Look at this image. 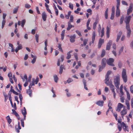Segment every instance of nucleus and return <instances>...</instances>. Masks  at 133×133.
I'll return each mask as SVG.
<instances>
[{
	"label": "nucleus",
	"instance_id": "obj_1",
	"mask_svg": "<svg viewBox=\"0 0 133 133\" xmlns=\"http://www.w3.org/2000/svg\"><path fill=\"white\" fill-rule=\"evenodd\" d=\"M117 125L118 126V130L119 131H121L122 129V127H123V129L124 131L125 132L127 131L128 132L129 131V129L128 128V127L127 126L126 124L124 122H122V124H117Z\"/></svg>",
	"mask_w": 133,
	"mask_h": 133
},
{
	"label": "nucleus",
	"instance_id": "obj_56",
	"mask_svg": "<svg viewBox=\"0 0 133 133\" xmlns=\"http://www.w3.org/2000/svg\"><path fill=\"white\" fill-rule=\"evenodd\" d=\"M110 110V111L112 112V113H113V111L112 109H109V108H108L107 112H106V115H108V113L109 111Z\"/></svg>",
	"mask_w": 133,
	"mask_h": 133
},
{
	"label": "nucleus",
	"instance_id": "obj_14",
	"mask_svg": "<svg viewBox=\"0 0 133 133\" xmlns=\"http://www.w3.org/2000/svg\"><path fill=\"white\" fill-rule=\"evenodd\" d=\"M112 44V41L111 40L109 41L107 45L106 48L107 50H109L110 49Z\"/></svg>",
	"mask_w": 133,
	"mask_h": 133
},
{
	"label": "nucleus",
	"instance_id": "obj_30",
	"mask_svg": "<svg viewBox=\"0 0 133 133\" xmlns=\"http://www.w3.org/2000/svg\"><path fill=\"white\" fill-rule=\"evenodd\" d=\"M90 19H88L87 21V29L88 30H90L91 28L90 27H89V25L90 22Z\"/></svg>",
	"mask_w": 133,
	"mask_h": 133
},
{
	"label": "nucleus",
	"instance_id": "obj_31",
	"mask_svg": "<svg viewBox=\"0 0 133 133\" xmlns=\"http://www.w3.org/2000/svg\"><path fill=\"white\" fill-rule=\"evenodd\" d=\"M72 52V50H70L69 52L67 53V56L66 57V59H69L71 57V55L70 54V53Z\"/></svg>",
	"mask_w": 133,
	"mask_h": 133
},
{
	"label": "nucleus",
	"instance_id": "obj_61",
	"mask_svg": "<svg viewBox=\"0 0 133 133\" xmlns=\"http://www.w3.org/2000/svg\"><path fill=\"white\" fill-rule=\"evenodd\" d=\"M73 80L72 79L70 78H69L67 81V82L69 83L72 81Z\"/></svg>",
	"mask_w": 133,
	"mask_h": 133
},
{
	"label": "nucleus",
	"instance_id": "obj_27",
	"mask_svg": "<svg viewBox=\"0 0 133 133\" xmlns=\"http://www.w3.org/2000/svg\"><path fill=\"white\" fill-rule=\"evenodd\" d=\"M98 22V21L97 19H96L95 22L94 23L93 26V29L94 30H95L96 28V25Z\"/></svg>",
	"mask_w": 133,
	"mask_h": 133
},
{
	"label": "nucleus",
	"instance_id": "obj_26",
	"mask_svg": "<svg viewBox=\"0 0 133 133\" xmlns=\"http://www.w3.org/2000/svg\"><path fill=\"white\" fill-rule=\"evenodd\" d=\"M96 36V34L95 32H93L92 36V43H94L95 39Z\"/></svg>",
	"mask_w": 133,
	"mask_h": 133
},
{
	"label": "nucleus",
	"instance_id": "obj_35",
	"mask_svg": "<svg viewBox=\"0 0 133 133\" xmlns=\"http://www.w3.org/2000/svg\"><path fill=\"white\" fill-rule=\"evenodd\" d=\"M105 54V50L103 49L102 50L101 52V53L100 55V56L101 57H103Z\"/></svg>",
	"mask_w": 133,
	"mask_h": 133
},
{
	"label": "nucleus",
	"instance_id": "obj_23",
	"mask_svg": "<svg viewBox=\"0 0 133 133\" xmlns=\"http://www.w3.org/2000/svg\"><path fill=\"white\" fill-rule=\"evenodd\" d=\"M26 93L27 94L29 95L30 97L32 96V91L31 89H28L26 90Z\"/></svg>",
	"mask_w": 133,
	"mask_h": 133
},
{
	"label": "nucleus",
	"instance_id": "obj_16",
	"mask_svg": "<svg viewBox=\"0 0 133 133\" xmlns=\"http://www.w3.org/2000/svg\"><path fill=\"white\" fill-rule=\"evenodd\" d=\"M76 35L75 34L73 36H71L70 37V41L71 43H74L75 41Z\"/></svg>",
	"mask_w": 133,
	"mask_h": 133
},
{
	"label": "nucleus",
	"instance_id": "obj_48",
	"mask_svg": "<svg viewBox=\"0 0 133 133\" xmlns=\"http://www.w3.org/2000/svg\"><path fill=\"white\" fill-rule=\"evenodd\" d=\"M122 65V62L120 61H119L118 62V66L119 68H121Z\"/></svg>",
	"mask_w": 133,
	"mask_h": 133
},
{
	"label": "nucleus",
	"instance_id": "obj_10",
	"mask_svg": "<svg viewBox=\"0 0 133 133\" xmlns=\"http://www.w3.org/2000/svg\"><path fill=\"white\" fill-rule=\"evenodd\" d=\"M21 112L24 116V120L26 119V115L27 114L26 109L25 107L23 108V109L21 110Z\"/></svg>",
	"mask_w": 133,
	"mask_h": 133
},
{
	"label": "nucleus",
	"instance_id": "obj_8",
	"mask_svg": "<svg viewBox=\"0 0 133 133\" xmlns=\"http://www.w3.org/2000/svg\"><path fill=\"white\" fill-rule=\"evenodd\" d=\"M133 7V4L132 3H131L129 9H128L127 14L129 15L130 13L131 12L132 10V8Z\"/></svg>",
	"mask_w": 133,
	"mask_h": 133
},
{
	"label": "nucleus",
	"instance_id": "obj_11",
	"mask_svg": "<svg viewBox=\"0 0 133 133\" xmlns=\"http://www.w3.org/2000/svg\"><path fill=\"white\" fill-rule=\"evenodd\" d=\"M21 128L20 125V123L19 122L18 123V125H16L15 126V129L16 132L17 133H19L20 132L19 130L21 129Z\"/></svg>",
	"mask_w": 133,
	"mask_h": 133
},
{
	"label": "nucleus",
	"instance_id": "obj_43",
	"mask_svg": "<svg viewBox=\"0 0 133 133\" xmlns=\"http://www.w3.org/2000/svg\"><path fill=\"white\" fill-rule=\"evenodd\" d=\"M39 35L38 34H36L35 36V38L36 41L37 43L38 42V38Z\"/></svg>",
	"mask_w": 133,
	"mask_h": 133
},
{
	"label": "nucleus",
	"instance_id": "obj_9",
	"mask_svg": "<svg viewBox=\"0 0 133 133\" xmlns=\"http://www.w3.org/2000/svg\"><path fill=\"white\" fill-rule=\"evenodd\" d=\"M26 23V20L25 19L23 20L21 22L18 21V25H21L22 28H23L24 25Z\"/></svg>",
	"mask_w": 133,
	"mask_h": 133
},
{
	"label": "nucleus",
	"instance_id": "obj_25",
	"mask_svg": "<svg viewBox=\"0 0 133 133\" xmlns=\"http://www.w3.org/2000/svg\"><path fill=\"white\" fill-rule=\"evenodd\" d=\"M31 56L32 58H33V59L31 61V63L32 64H34L36 61V56H34L32 54L31 55Z\"/></svg>",
	"mask_w": 133,
	"mask_h": 133
},
{
	"label": "nucleus",
	"instance_id": "obj_49",
	"mask_svg": "<svg viewBox=\"0 0 133 133\" xmlns=\"http://www.w3.org/2000/svg\"><path fill=\"white\" fill-rule=\"evenodd\" d=\"M123 95H120V100L121 101L122 103H123L124 102V97L122 96Z\"/></svg>",
	"mask_w": 133,
	"mask_h": 133
},
{
	"label": "nucleus",
	"instance_id": "obj_33",
	"mask_svg": "<svg viewBox=\"0 0 133 133\" xmlns=\"http://www.w3.org/2000/svg\"><path fill=\"white\" fill-rule=\"evenodd\" d=\"M125 104L127 105V109L128 110L130 109V106L129 102L127 100H126L125 101Z\"/></svg>",
	"mask_w": 133,
	"mask_h": 133
},
{
	"label": "nucleus",
	"instance_id": "obj_36",
	"mask_svg": "<svg viewBox=\"0 0 133 133\" xmlns=\"http://www.w3.org/2000/svg\"><path fill=\"white\" fill-rule=\"evenodd\" d=\"M9 46H10L11 48V52H13L15 51V49L14 48V46L11 43H9Z\"/></svg>",
	"mask_w": 133,
	"mask_h": 133
},
{
	"label": "nucleus",
	"instance_id": "obj_42",
	"mask_svg": "<svg viewBox=\"0 0 133 133\" xmlns=\"http://www.w3.org/2000/svg\"><path fill=\"white\" fill-rule=\"evenodd\" d=\"M112 105V104L110 101H109L108 102V106L109 109H112V108L111 107Z\"/></svg>",
	"mask_w": 133,
	"mask_h": 133
},
{
	"label": "nucleus",
	"instance_id": "obj_34",
	"mask_svg": "<svg viewBox=\"0 0 133 133\" xmlns=\"http://www.w3.org/2000/svg\"><path fill=\"white\" fill-rule=\"evenodd\" d=\"M108 8H107L105 12V17L106 19H107L108 18Z\"/></svg>",
	"mask_w": 133,
	"mask_h": 133
},
{
	"label": "nucleus",
	"instance_id": "obj_29",
	"mask_svg": "<svg viewBox=\"0 0 133 133\" xmlns=\"http://www.w3.org/2000/svg\"><path fill=\"white\" fill-rule=\"evenodd\" d=\"M6 119L9 124H10L12 122V120L10 119L9 116L8 115L6 116Z\"/></svg>",
	"mask_w": 133,
	"mask_h": 133
},
{
	"label": "nucleus",
	"instance_id": "obj_6",
	"mask_svg": "<svg viewBox=\"0 0 133 133\" xmlns=\"http://www.w3.org/2000/svg\"><path fill=\"white\" fill-rule=\"evenodd\" d=\"M124 107L123 104L121 103H119L116 110V111L119 112L120 111L121 109Z\"/></svg>",
	"mask_w": 133,
	"mask_h": 133
},
{
	"label": "nucleus",
	"instance_id": "obj_40",
	"mask_svg": "<svg viewBox=\"0 0 133 133\" xmlns=\"http://www.w3.org/2000/svg\"><path fill=\"white\" fill-rule=\"evenodd\" d=\"M117 2L116 9H119V7L120 4V0H116Z\"/></svg>",
	"mask_w": 133,
	"mask_h": 133
},
{
	"label": "nucleus",
	"instance_id": "obj_39",
	"mask_svg": "<svg viewBox=\"0 0 133 133\" xmlns=\"http://www.w3.org/2000/svg\"><path fill=\"white\" fill-rule=\"evenodd\" d=\"M123 85H121L120 88V91L121 94V95H123L124 94V93L123 91Z\"/></svg>",
	"mask_w": 133,
	"mask_h": 133
},
{
	"label": "nucleus",
	"instance_id": "obj_64",
	"mask_svg": "<svg viewBox=\"0 0 133 133\" xmlns=\"http://www.w3.org/2000/svg\"><path fill=\"white\" fill-rule=\"evenodd\" d=\"M122 3L123 4L125 5H128L127 3L125 1H122Z\"/></svg>",
	"mask_w": 133,
	"mask_h": 133
},
{
	"label": "nucleus",
	"instance_id": "obj_20",
	"mask_svg": "<svg viewBox=\"0 0 133 133\" xmlns=\"http://www.w3.org/2000/svg\"><path fill=\"white\" fill-rule=\"evenodd\" d=\"M106 59L105 58H103L102 59V62L101 65L103 67H105L106 64Z\"/></svg>",
	"mask_w": 133,
	"mask_h": 133
},
{
	"label": "nucleus",
	"instance_id": "obj_32",
	"mask_svg": "<svg viewBox=\"0 0 133 133\" xmlns=\"http://www.w3.org/2000/svg\"><path fill=\"white\" fill-rule=\"evenodd\" d=\"M17 44L18 45V47L17 48L18 49V50L21 49L23 48L22 45L21 44H19V41L17 42Z\"/></svg>",
	"mask_w": 133,
	"mask_h": 133
},
{
	"label": "nucleus",
	"instance_id": "obj_50",
	"mask_svg": "<svg viewBox=\"0 0 133 133\" xmlns=\"http://www.w3.org/2000/svg\"><path fill=\"white\" fill-rule=\"evenodd\" d=\"M127 98L128 100H130V94L128 92V91H127Z\"/></svg>",
	"mask_w": 133,
	"mask_h": 133
},
{
	"label": "nucleus",
	"instance_id": "obj_41",
	"mask_svg": "<svg viewBox=\"0 0 133 133\" xmlns=\"http://www.w3.org/2000/svg\"><path fill=\"white\" fill-rule=\"evenodd\" d=\"M61 45H62L61 44H58V48L59 50L61 51L62 52H63V51L62 49Z\"/></svg>",
	"mask_w": 133,
	"mask_h": 133
},
{
	"label": "nucleus",
	"instance_id": "obj_17",
	"mask_svg": "<svg viewBox=\"0 0 133 133\" xmlns=\"http://www.w3.org/2000/svg\"><path fill=\"white\" fill-rule=\"evenodd\" d=\"M109 76H105V83L107 85H109L110 82H109Z\"/></svg>",
	"mask_w": 133,
	"mask_h": 133
},
{
	"label": "nucleus",
	"instance_id": "obj_58",
	"mask_svg": "<svg viewBox=\"0 0 133 133\" xmlns=\"http://www.w3.org/2000/svg\"><path fill=\"white\" fill-rule=\"evenodd\" d=\"M19 98L20 99V102L21 103H22V95L21 94H19Z\"/></svg>",
	"mask_w": 133,
	"mask_h": 133
},
{
	"label": "nucleus",
	"instance_id": "obj_51",
	"mask_svg": "<svg viewBox=\"0 0 133 133\" xmlns=\"http://www.w3.org/2000/svg\"><path fill=\"white\" fill-rule=\"evenodd\" d=\"M83 44L84 45V46H85L87 44V43L88 41V40L87 39H85L83 40Z\"/></svg>",
	"mask_w": 133,
	"mask_h": 133
},
{
	"label": "nucleus",
	"instance_id": "obj_7",
	"mask_svg": "<svg viewBox=\"0 0 133 133\" xmlns=\"http://www.w3.org/2000/svg\"><path fill=\"white\" fill-rule=\"evenodd\" d=\"M127 112V110L125 108V107H124V108L123 109V110L121 112L120 114L122 117V118H123L124 116L126 115Z\"/></svg>",
	"mask_w": 133,
	"mask_h": 133
},
{
	"label": "nucleus",
	"instance_id": "obj_60",
	"mask_svg": "<svg viewBox=\"0 0 133 133\" xmlns=\"http://www.w3.org/2000/svg\"><path fill=\"white\" fill-rule=\"evenodd\" d=\"M99 72H100L101 71H102V69L104 68V67H103V66H99Z\"/></svg>",
	"mask_w": 133,
	"mask_h": 133
},
{
	"label": "nucleus",
	"instance_id": "obj_15",
	"mask_svg": "<svg viewBox=\"0 0 133 133\" xmlns=\"http://www.w3.org/2000/svg\"><path fill=\"white\" fill-rule=\"evenodd\" d=\"M126 27L127 30V36L128 37H129L131 33V30L130 27Z\"/></svg>",
	"mask_w": 133,
	"mask_h": 133
},
{
	"label": "nucleus",
	"instance_id": "obj_55",
	"mask_svg": "<svg viewBox=\"0 0 133 133\" xmlns=\"http://www.w3.org/2000/svg\"><path fill=\"white\" fill-rule=\"evenodd\" d=\"M124 19V17L122 16L120 19V24H122Z\"/></svg>",
	"mask_w": 133,
	"mask_h": 133
},
{
	"label": "nucleus",
	"instance_id": "obj_46",
	"mask_svg": "<svg viewBox=\"0 0 133 133\" xmlns=\"http://www.w3.org/2000/svg\"><path fill=\"white\" fill-rule=\"evenodd\" d=\"M12 113L14 115L16 116H17L19 115L18 114L17 112L14 109L12 110Z\"/></svg>",
	"mask_w": 133,
	"mask_h": 133
},
{
	"label": "nucleus",
	"instance_id": "obj_54",
	"mask_svg": "<svg viewBox=\"0 0 133 133\" xmlns=\"http://www.w3.org/2000/svg\"><path fill=\"white\" fill-rule=\"evenodd\" d=\"M18 10V8H16L14 9L13 11V13L14 14L16 13Z\"/></svg>",
	"mask_w": 133,
	"mask_h": 133
},
{
	"label": "nucleus",
	"instance_id": "obj_63",
	"mask_svg": "<svg viewBox=\"0 0 133 133\" xmlns=\"http://www.w3.org/2000/svg\"><path fill=\"white\" fill-rule=\"evenodd\" d=\"M131 92L133 94V85L131 86L130 87Z\"/></svg>",
	"mask_w": 133,
	"mask_h": 133
},
{
	"label": "nucleus",
	"instance_id": "obj_59",
	"mask_svg": "<svg viewBox=\"0 0 133 133\" xmlns=\"http://www.w3.org/2000/svg\"><path fill=\"white\" fill-rule=\"evenodd\" d=\"M69 7L71 9V10H73V5L70 3L69 4Z\"/></svg>",
	"mask_w": 133,
	"mask_h": 133
},
{
	"label": "nucleus",
	"instance_id": "obj_4",
	"mask_svg": "<svg viewBox=\"0 0 133 133\" xmlns=\"http://www.w3.org/2000/svg\"><path fill=\"white\" fill-rule=\"evenodd\" d=\"M131 17V16L126 17L124 20L126 24V27H130L129 23Z\"/></svg>",
	"mask_w": 133,
	"mask_h": 133
},
{
	"label": "nucleus",
	"instance_id": "obj_28",
	"mask_svg": "<svg viewBox=\"0 0 133 133\" xmlns=\"http://www.w3.org/2000/svg\"><path fill=\"white\" fill-rule=\"evenodd\" d=\"M120 14V11L119 9H116V16L117 17H118L119 16Z\"/></svg>",
	"mask_w": 133,
	"mask_h": 133
},
{
	"label": "nucleus",
	"instance_id": "obj_24",
	"mask_svg": "<svg viewBox=\"0 0 133 133\" xmlns=\"http://www.w3.org/2000/svg\"><path fill=\"white\" fill-rule=\"evenodd\" d=\"M122 32L121 31H120L119 32V33L117 35V39H116V42H117L120 39V37H121V35L122 34Z\"/></svg>",
	"mask_w": 133,
	"mask_h": 133
},
{
	"label": "nucleus",
	"instance_id": "obj_45",
	"mask_svg": "<svg viewBox=\"0 0 133 133\" xmlns=\"http://www.w3.org/2000/svg\"><path fill=\"white\" fill-rule=\"evenodd\" d=\"M124 49V47L123 46H122L120 49L119 53H118V55H121V53L123 52V49Z\"/></svg>",
	"mask_w": 133,
	"mask_h": 133
},
{
	"label": "nucleus",
	"instance_id": "obj_12",
	"mask_svg": "<svg viewBox=\"0 0 133 133\" xmlns=\"http://www.w3.org/2000/svg\"><path fill=\"white\" fill-rule=\"evenodd\" d=\"M104 39H102L101 38L99 39L98 44V49H99L101 48L102 44L104 43Z\"/></svg>",
	"mask_w": 133,
	"mask_h": 133
},
{
	"label": "nucleus",
	"instance_id": "obj_47",
	"mask_svg": "<svg viewBox=\"0 0 133 133\" xmlns=\"http://www.w3.org/2000/svg\"><path fill=\"white\" fill-rule=\"evenodd\" d=\"M24 118L21 119V125L23 127H24Z\"/></svg>",
	"mask_w": 133,
	"mask_h": 133
},
{
	"label": "nucleus",
	"instance_id": "obj_52",
	"mask_svg": "<svg viewBox=\"0 0 133 133\" xmlns=\"http://www.w3.org/2000/svg\"><path fill=\"white\" fill-rule=\"evenodd\" d=\"M74 17L72 15H71L70 16V21L69 22H70V23L71 22H73Z\"/></svg>",
	"mask_w": 133,
	"mask_h": 133
},
{
	"label": "nucleus",
	"instance_id": "obj_2",
	"mask_svg": "<svg viewBox=\"0 0 133 133\" xmlns=\"http://www.w3.org/2000/svg\"><path fill=\"white\" fill-rule=\"evenodd\" d=\"M115 85L117 89L119 88V85L120 84V78L119 75L116 76L114 79Z\"/></svg>",
	"mask_w": 133,
	"mask_h": 133
},
{
	"label": "nucleus",
	"instance_id": "obj_53",
	"mask_svg": "<svg viewBox=\"0 0 133 133\" xmlns=\"http://www.w3.org/2000/svg\"><path fill=\"white\" fill-rule=\"evenodd\" d=\"M113 114L116 120L117 121L118 120L117 114L116 112H114L113 113Z\"/></svg>",
	"mask_w": 133,
	"mask_h": 133
},
{
	"label": "nucleus",
	"instance_id": "obj_38",
	"mask_svg": "<svg viewBox=\"0 0 133 133\" xmlns=\"http://www.w3.org/2000/svg\"><path fill=\"white\" fill-rule=\"evenodd\" d=\"M54 78L55 82L56 83H57L58 78L57 75H55L54 76Z\"/></svg>",
	"mask_w": 133,
	"mask_h": 133
},
{
	"label": "nucleus",
	"instance_id": "obj_18",
	"mask_svg": "<svg viewBox=\"0 0 133 133\" xmlns=\"http://www.w3.org/2000/svg\"><path fill=\"white\" fill-rule=\"evenodd\" d=\"M96 103L99 106L102 107L103 105L104 101H99L97 102Z\"/></svg>",
	"mask_w": 133,
	"mask_h": 133
},
{
	"label": "nucleus",
	"instance_id": "obj_19",
	"mask_svg": "<svg viewBox=\"0 0 133 133\" xmlns=\"http://www.w3.org/2000/svg\"><path fill=\"white\" fill-rule=\"evenodd\" d=\"M47 15L45 12H43L42 14V17L44 21L46 20Z\"/></svg>",
	"mask_w": 133,
	"mask_h": 133
},
{
	"label": "nucleus",
	"instance_id": "obj_57",
	"mask_svg": "<svg viewBox=\"0 0 133 133\" xmlns=\"http://www.w3.org/2000/svg\"><path fill=\"white\" fill-rule=\"evenodd\" d=\"M5 23V21L4 20H3L2 22V28L3 29Z\"/></svg>",
	"mask_w": 133,
	"mask_h": 133
},
{
	"label": "nucleus",
	"instance_id": "obj_3",
	"mask_svg": "<svg viewBox=\"0 0 133 133\" xmlns=\"http://www.w3.org/2000/svg\"><path fill=\"white\" fill-rule=\"evenodd\" d=\"M122 77L124 82L126 83L127 81V77L126 74V70L125 69H123L122 73Z\"/></svg>",
	"mask_w": 133,
	"mask_h": 133
},
{
	"label": "nucleus",
	"instance_id": "obj_37",
	"mask_svg": "<svg viewBox=\"0 0 133 133\" xmlns=\"http://www.w3.org/2000/svg\"><path fill=\"white\" fill-rule=\"evenodd\" d=\"M63 68V65H61L60 67L59 71V73L61 74H62Z\"/></svg>",
	"mask_w": 133,
	"mask_h": 133
},
{
	"label": "nucleus",
	"instance_id": "obj_44",
	"mask_svg": "<svg viewBox=\"0 0 133 133\" xmlns=\"http://www.w3.org/2000/svg\"><path fill=\"white\" fill-rule=\"evenodd\" d=\"M101 37H102L104 36V28H102L101 31Z\"/></svg>",
	"mask_w": 133,
	"mask_h": 133
},
{
	"label": "nucleus",
	"instance_id": "obj_5",
	"mask_svg": "<svg viewBox=\"0 0 133 133\" xmlns=\"http://www.w3.org/2000/svg\"><path fill=\"white\" fill-rule=\"evenodd\" d=\"M114 61V60L113 58H109L108 59L107 61V63L108 65L112 66H114L115 65L113 63Z\"/></svg>",
	"mask_w": 133,
	"mask_h": 133
},
{
	"label": "nucleus",
	"instance_id": "obj_62",
	"mask_svg": "<svg viewBox=\"0 0 133 133\" xmlns=\"http://www.w3.org/2000/svg\"><path fill=\"white\" fill-rule=\"evenodd\" d=\"M11 92L15 95H19V94L16 91H15L14 90H12Z\"/></svg>",
	"mask_w": 133,
	"mask_h": 133
},
{
	"label": "nucleus",
	"instance_id": "obj_21",
	"mask_svg": "<svg viewBox=\"0 0 133 133\" xmlns=\"http://www.w3.org/2000/svg\"><path fill=\"white\" fill-rule=\"evenodd\" d=\"M74 26L71 24L70 22H68V27L67 28V30L69 31L72 28L74 27Z\"/></svg>",
	"mask_w": 133,
	"mask_h": 133
},
{
	"label": "nucleus",
	"instance_id": "obj_22",
	"mask_svg": "<svg viewBox=\"0 0 133 133\" xmlns=\"http://www.w3.org/2000/svg\"><path fill=\"white\" fill-rule=\"evenodd\" d=\"M109 85L110 86V88L112 92L115 91L114 90L115 88L114 86L112 84L111 82H110Z\"/></svg>",
	"mask_w": 133,
	"mask_h": 133
},
{
	"label": "nucleus",
	"instance_id": "obj_13",
	"mask_svg": "<svg viewBox=\"0 0 133 133\" xmlns=\"http://www.w3.org/2000/svg\"><path fill=\"white\" fill-rule=\"evenodd\" d=\"M110 26H107L106 28V35L108 38H109L110 36Z\"/></svg>",
	"mask_w": 133,
	"mask_h": 133
}]
</instances>
